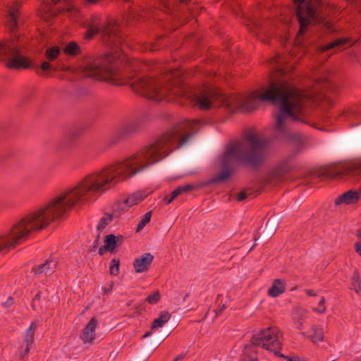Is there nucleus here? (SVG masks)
Segmentation results:
<instances>
[{
	"mask_svg": "<svg viewBox=\"0 0 361 361\" xmlns=\"http://www.w3.org/2000/svg\"><path fill=\"white\" fill-rule=\"evenodd\" d=\"M188 138L185 129L177 127L132 156L85 176L45 204L21 216L8 231L0 233V256L27 241L32 233L62 219L71 210L95 202L119 183L161 160Z\"/></svg>",
	"mask_w": 361,
	"mask_h": 361,
	"instance_id": "nucleus-1",
	"label": "nucleus"
},
{
	"mask_svg": "<svg viewBox=\"0 0 361 361\" xmlns=\"http://www.w3.org/2000/svg\"><path fill=\"white\" fill-rule=\"evenodd\" d=\"M276 98H279V102L276 127L281 130L286 123L300 120L302 116L300 97L297 91L291 89L279 90L270 87L264 90L254 92L250 95L240 97L202 93L196 97L195 104L202 109H208L213 101L231 111H250L255 109L260 102Z\"/></svg>",
	"mask_w": 361,
	"mask_h": 361,
	"instance_id": "nucleus-2",
	"label": "nucleus"
},
{
	"mask_svg": "<svg viewBox=\"0 0 361 361\" xmlns=\"http://www.w3.org/2000/svg\"><path fill=\"white\" fill-rule=\"evenodd\" d=\"M266 139L259 132H251L245 142L228 147L219 159L222 168L216 180L226 179L231 174L233 166L238 161L253 162L261 157L260 152L267 144Z\"/></svg>",
	"mask_w": 361,
	"mask_h": 361,
	"instance_id": "nucleus-3",
	"label": "nucleus"
},
{
	"mask_svg": "<svg viewBox=\"0 0 361 361\" xmlns=\"http://www.w3.org/2000/svg\"><path fill=\"white\" fill-rule=\"evenodd\" d=\"M296 16L300 24L298 37L302 35L305 29L317 22V7L319 0H293Z\"/></svg>",
	"mask_w": 361,
	"mask_h": 361,
	"instance_id": "nucleus-4",
	"label": "nucleus"
},
{
	"mask_svg": "<svg viewBox=\"0 0 361 361\" xmlns=\"http://www.w3.org/2000/svg\"><path fill=\"white\" fill-rule=\"evenodd\" d=\"M131 85L135 91L157 101L163 99L171 90V85L167 82L145 79H138Z\"/></svg>",
	"mask_w": 361,
	"mask_h": 361,
	"instance_id": "nucleus-5",
	"label": "nucleus"
},
{
	"mask_svg": "<svg viewBox=\"0 0 361 361\" xmlns=\"http://www.w3.org/2000/svg\"><path fill=\"white\" fill-rule=\"evenodd\" d=\"M0 61H4L11 69L27 68L30 61L19 53L18 48L13 42H0Z\"/></svg>",
	"mask_w": 361,
	"mask_h": 361,
	"instance_id": "nucleus-6",
	"label": "nucleus"
},
{
	"mask_svg": "<svg viewBox=\"0 0 361 361\" xmlns=\"http://www.w3.org/2000/svg\"><path fill=\"white\" fill-rule=\"evenodd\" d=\"M282 334L277 327H269L256 334L252 340L253 345L277 354L281 348Z\"/></svg>",
	"mask_w": 361,
	"mask_h": 361,
	"instance_id": "nucleus-7",
	"label": "nucleus"
},
{
	"mask_svg": "<svg viewBox=\"0 0 361 361\" xmlns=\"http://www.w3.org/2000/svg\"><path fill=\"white\" fill-rule=\"evenodd\" d=\"M85 76L94 77L101 80L115 82L117 75L110 68L102 65L99 61L89 62L82 68Z\"/></svg>",
	"mask_w": 361,
	"mask_h": 361,
	"instance_id": "nucleus-8",
	"label": "nucleus"
},
{
	"mask_svg": "<svg viewBox=\"0 0 361 361\" xmlns=\"http://www.w3.org/2000/svg\"><path fill=\"white\" fill-rule=\"evenodd\" d=\"M98 324L96 317H92L82 329L80 338L85 343L92 344L95 339V330Z\"/></svg>",
	"mask_w": 361,
	"mask_h": 361,
	"instance_id": "nucleus-9",
	"label": "nucleus"
},
{
	"mask_svg": "<svg viewBox=\"0 0 361 361\" xmlns=\"http://www.w3.org/2000/svg\"><path fill=\"white\" fill-rule=\"evenodd\" d=\"M360 194L355 190H348L347 192L338 196L334 203L337 206H346L356 204L360 200Z\"/></svg>",
	"mask_w": 361,
	"mask_h": 361,
	"instance_id": "nucleus-10",
	"label": "nucleus"
},
{
	"mask_svg": "<svg viewBox=\"0 0 361 361\" xmlns=\"http://www.w3.org/2000/svg\"><path fill=\"white\" fill-rule=\"evenodd\" d=\"M154 257L150 253H145L136 258L133 262L135 272L142 273L147 271L153 261Z\"/></svg>",
	"mask_w": 361,
	"mask_h": 361,
	"instance_id": "nucleus-11",
	"label": "nucleus"
},
{
	"mask_svg": "<svg viewBox=\"0 0 361 361\" xmlns=\"http://www.w3.org/2000/svg\"><path fill=\"white\" fill-rule=\"evenodd\" d=\"M59 264V259L56 257L49 259L45 263L37 267L34 269L36 274H44L49 275L56 269Z\"/></svg>",
	"mask_w": 361,
	"mask_h": 361,
	"instance_id": "nucleus-12",
	"label": "nucleus"
},
{
	"mask_svg": "<svg viewBox=\"0 0 361 361\" xmlns=\"http://www.w3.org/2000/svg\"><path fill=\"white\" fill-rule=\"evenodd\" d=\"M147 195L142 192H137L129 195L123 203L119 204V207L122 210H125L126 208L131 207L141 202Z\"/></svg>",
	"mask_w": 361,
	"mask_h": 361,
	"instance_id": "nucleus-13",
	"label": "nucleus"
},
{
	"mask_svg": "<svg viewBox=\"0 0 361 361\" xmlns=\"http://www.w3.org/2000/svg\"><path fill=\"white\" fill-rule=\"evenodd\" d=\"M36 329V324L32 322L30 324L29 328L26 330L24 335V343L25 347L24 349L20 350V355L21 357L27 354L30 350V346L33 342L34 333Z\"/></svg>",
	"mask_w": 361,
	"mask_h": 361,
	"instance_id": "nucleus-14",
	"label": "nucleus"
},
{
	"mask_svg": "<svg viewBox=\"0 0 361 361\" xmlns=\"http://www.w3.org/2000/svg\"><path fill=\"white\" fill-rule=\"evenodd\" d=\"M361 175V166L357 164H350L341 167L335 175L336 177H343L345 176H358Z\"/></svg>",
	"mask_w": 361,
	"mask_h": 361,
	"instance_id": "nucleus-15",
	"label": "nucleus"
},
{
	"mask_svg": "<svg viewBox=\"0 0 361 361\" xmlns=\"http://www.w3.org/2000/svg\"><path fill=\"white\" fill-rule=\"evenodd\" d=\"M286 290V282L281 279H275L268 289V294L276 298L283 294Z\"/></svg>",
	"mask_w": 361,
	"mask_h": 361,
	"instance_id": "nucleus-16",
	"label": "nucleus"
},
{
	"mask_svg": "<svg viewBox=\"0 0 361 361\" xmlns=\"http://www.w3.org/2000/svg\"><path fill=\"white\" fill-rule=\"evenodd\" d=\"M300 334L309 338L314 343L322 342L324 339L323 328L321 326H313L308 335L304 331H301Z\"/></svg>",
	"mask_w": 361,
	"mask_h": 361,
	"instance_id": "nucleus-17",
	"label": "nucleus"
},
{
	"mask_svg": "<svg viewBox=\"0 0 361 361\" xmlns=\"http://www.w3.org/2000/svg\"><path fill=\"white\" fill-rule=\"evenodd\" d=\"M116 238L114 235H107L104 239V245L99 250V253L103 255L105 251L112 252L116 247Z\"/></svg>",
	"mask_w": 361,
	"mask_h": 361,
	"instance_id": "nucleus-18",
	"label": "nucleus"
},
{
	"mask_svg": "<svg viewBox=\"0 0 361 361\" xmlns=\"http://www.w3.org/2000/svg\"><path fill=\"white\" fill-rule=\"evenodd\" d=\"M170 314L167 312H162L160 316L155 319L151 326L152 330H157V329L163 327L170 319Z\"/></svg>",
	"mask_w": 361,
	"mask_h": 361,
	"instance_id": "nucleus-19",
	"label": "nucleus"
},
{
	"mask_svg": "<svg viewBox=\"0 0 361 361\" xmlns=\"http://www.w3.org/2000/svg\"><path fill=\"white\" fill-rule=\"evenodd\" d=\"M18 9L16 6H12L8 8L7 23L10 28H14L17 25V13Z\"/></svg>",
	"mask_w": 361,
	"mask_h": 361,
	"instance_id": "nucleus-20",
	"label": "nucleus"
},
{
	"mask_svg": "<svg viewBox=\"0 0 361 361\" xmlns=\"http://www.w3.org/2000/svg\"><path fill=\"white\" fill-rule=\"evenodd\" d=\"M350 41V38H343V39H336V41H334V42H333L331 43H329L327 45L321 47L319 48V50L321 51H326V50H328L329 49L334 48L335 47L341 46V45L345 44L346 43H348Z\"/></svg>",
	"mask_w": 361,
	"mask_h": 361,
	"instance_id": "nucleus-21",
	"label": "nucleus"
},
{
	"mask_svg": "<svg viewBox=\"0 0 361 361\" xmlns=\"http://www.w3.org/2000/svg\"><path fill=\"white\" fill-rule=\"evenodd\" d=\"M80 51L78 45L75 42H70L64 48V52L68 55H75Z\"/></svg>",
	"mask_w": 361,
	"mask_h": 361,
	"instance_id": "nucleus-22",
	"label": "nucleus"
},
{
	"mask_svg": "<svg viewBox=\"0 0 361 361\" xmlns=\"http://www.w3.org/2000/svg\"><path fill=\"white\" fill-rule=\"evenodd\" d=\"M152 217V212H147L142 216L136 229V232L140 231L149 221Z\"/></svg>",
	"mask_w": 361,
	"mask_h": 361,
	"instance_id": "nucleus-23",
	"label": "nucleus"
},
{
	"mask_svg": "<svg viewBox=\"0 0 361 361\" xmlns=\"http://www.w3.org/2000/svg\"><path fill=\"white\" fill-rule=\"evenodd\" d=\"M60 49L57 47H53L46 51V56L49 60H54L59 54Z\"/></svg>",
	"mask_w": 361,
	"mask_h": 361,
	"instance_id": "nucleus-24",
	"label": "nucleus"
},
{
	"mask_svg": "<svg viewBox=\"0 0 361 361\" xmlns=\"http://www.w3.org/2000/svg\"><path fill=\"white\" fill-rule=\"evenodd\" d=\"M112 220V216L110 214H106L104 217H102L98 225H97V229L99 231L103 230Z\"/></svg>",
	"mask_w": 361,
	"mask_h": 361,
	"instance_id": "nucleus-25",
	"label": "nucleus"
},
{
	"mask_svg": "<svg viewBox=\"0 0 361 361\" xmlns=\"http://www.w3.org/2000/svg\"><path fill=\"white\" fill-rule=\"evenodd\" d=\"M110 274L113 276H117L119 273V261L116 259H113L111 262L109 267Z\"/></svg>",
	"mask_w": 361,
	"mask_h": 361,
	"instance_id": "nucleus-26",
	"label": "nucleus"
},
{
	"mask_svg": "<svg viewBox=\"0 0 361 361\" xmlns=\"http://www.w3.org/2000/svg\"><path fill=\"white\" fill-rule=\"evenodd\" d=\"M159 300H160V293L159 291L154 292L153 293L149 295L146 299L147 302H149V304H152V305L158 302Z\"/></svg>",
	"mask_w": 361,
	"mask_h": 361,
	"instance_id": "nucleus-27",
	"label": "nucleus"
},
{
	"mask_svg": "<svg viewBox=\"0 0 361 361\" xmlns=\"http://www.w3.org/2000/svg\"><path fill=\"white\" fill-rule=\"evenodd\" d=\"M352 288L356 293H360L361 291L360 281L359 277L356 275L353 277Z\"/></svg>",
	"mask_w": 361,
	"mask_h": 361,
	"instance_id": "nucleus-28",
	"label": "nucleus"
},
{
	"mask_svg": "<svg viewBox=\"0 0 361 361\" xmlns=\"http://www.w3.org/2000/svg\"><path fill=\"white\" fill-rule=\"evenodd\" d=\"M324 304H325V298L324 297H322L319 302L318 307L315 308L314 310L319 314L324 313L326 312V307H325Z\"/></svg>",
	"mask_w": 361,
	"mask_h": 361,
	"instance_id": "nucleus-29",
	"label": "nucleus"
},
{
	"mask_svg": "<svg viewBox=\"0 0 361 361\" xmlns=\"http://www.w3.org/2000/svg\"><path fill=\"white\" fill-rule=\"evenodd\" d=\"M98 31L97 25L92 24L89 25L87 29V37L90 38Z\"/></svg>",
	"mask_w": 361,
	"mask_h": 361,
	"instance_id": "nucleus-30",
	"label": "nucleus"
},
{
	"mask_svg": "<svg viewBox=\"0 0 361 361\" xmlns=\"http://www.w3.org/2000/svg\"><path fill=\"white\" fill-rule=\"evenodd\" d=\"M182 192L179 188H176L175 190H173L171 193V197L169 198L166 197L165 200L168 204L171 203L177 196L180 195Z\"/></svg>",
	"mask_w": 361,
	"mask_h": 361,
	"instance_id": "nucleus-31",
	"label": "nucleus"
},
{
	"mask_svg": "<svg viewBox=\"0 0 361 361\" xmlns=\"http://www.w3.org/2000/svg\"><path fill=\"white\" fill-rule=\"evenodd\" d=\"M357 236L359 239V240L355 243V247L356 252L361 255V231H359L357 232Z\"/></svg>",
	"mask_w": 361,
	"mask_h": 361,
	"instance_id": "nucleus-32",
	"label": "nucleus"
},
{
	"mask_svg": "<svg viewBox=\"0 0 361 361\" xmlns=\"http://www.w3.org/2000/svg\"><path fill=\"white\" fill-rule=\"evenodd\" d=\"M181 191V192H186L188 190H192V189H195V186L194 185H191V184H187V185H183V186H180L178 187Z\"/></svg>",
	"mask_w": 361,
	"mask_h": 361,
	"instance_id": "nucleus-33",
	"label": "nucleus"
},
{
	"mask_svg": "<svg viewBox=\"0 0 361 361\" xmlns=\"http://www.w3.org/2000/svg\"><path fill=\"white\" fill-rule=\"evenodd\" d=\"M288 137H289L290 140H295V141L299 140L300 138V135L299 134L292 133H288Z\"/></svg>",
	"mask_w": 361,
	"mask_h": 361,
	"instance_id": "nucleus-34",
	"label": "nucleus"
},
{
	"mask_svg": "<svg viewBox=\"0 0 361 361\" xmlns=\"http://www.w3.org/2000/svg\"><path fill=\"white\" fill-rule=\"evenodd\" d=\"M294 321L298 326V329L301 330L302 329V322H301L300 317L299 315H295L294 317Z\"/></svg>",
	"mask_w": 361,
	"mask_h": 361,
	"instance_id": "nucleus-35",
	"label": "nucleus"
},
{
	"mask_svg": "<svg viewBox=\"0 0 361 361\" xmlns=\"http://www.w3.org/2000/svg\"><path fill=\"white\" fill-rule=\"evenodd\" d=\"M113 286H114V283H111V284L108 287L104 288H103L104 294L107 295V294L110 293L113 289Z\"/></svg>",
	"mask_w": 361,
	"mask_h": 361,
	"instance_id": "nucleus-36",
	"label": "nucleus"
},
{
	"mask_svg": "<svg viewBox=\"0 0 361 361\" xmlns=\"http://www.w3.org/2000/svg\"><path fill=\"white\" fill-rule=\"evenodd\" d=\"M2 304L6 307H10L13 304V299H12V298L9 297L8 298V300L6 302H2Z\"/></svg>",
	"mask_w": 361,
	"mask_h": 361,
	"instance_id": "nucleus-37",
	"label": "nucleus"
},
{
	"mask_svg": "<svg viewBox=\"0 0 361 361\" xmlns=\"http://www.w3.org/2000/svg\"><path fill=\"white\" fill-rule=\"evenodd\" d=\"M41 68L43 71H47L50 68V64L49 63L47 62V61H44L42 63L41 65Z\"/></svg>",
	"mask_w": 361,
	"mask_h": 361,
	"instance_id": "nucleus-38",
	"label": "nucleus"
},
{
	"mask_svg": "<svg viewBox=\"0 0 361 361\" xmlns=\"http://www.w3.org/2000/svg\"><path fill=\"white\" fill-rule=\"evenodd\" d=\"M287 361H307L302 358L295 357H287Z\"/></svg>",
	"mask_w": 361,
	"mask_h": 361,
	"instance_id": "nucleus-39",
	"label": "nucleus"
},
{
	"mask_svg": "<svg viewBox=\"0 0 361 361\" xmlns=\"http://www.w3.org/2000/svg\"><path fill=\"white\" fill-rule=\"evenodd\" d=\"M246 197V193L245 192H241L238 195V200L239 201L243 200Z\"/></svg>",
	"mask_w": 361,
	"mask_h": 361,
	"instance_id": "nucleus-40",
	"label": "nucleus"
},
{
	"mask_svg": "<svg viewBox=\"0 0 361 361\" xmlns=\"http://www.w3.org/2000/svg\"><path fill=\"white\" fill-rule=\"evenodd\" d=\"M306 293L308 295H311V296H314L315 295L314 293L313 292V290H306Z\"/></svg>",
	"mask_w": 361,
	"mask_h": 361,
	"instance_id": "nucleus-41",
	"label": "nucleus"
},
{
	"mask_svg": "<svg viewBox=\"0 0 361 361\" xmlns=\"http://www.w3.org/2000/svg\"><path fill=\"white\" fill-rule=\"evenodd\" d=\"M151 335H152V331H147V333H145V334L143 335L142 338H145Z\"/></svg>",
	"mask_w": 361,
	"mask_h": 361,
	"instance_id": "nucleus-42",
	"label": "nucleus"
},
{
	"mask_svg": "<svg viewBox=\"0 0 361 361\" xmlns=\"http://www.w3.org/2000/svg\"><path fill=\"white\" fill-rule=\"evenodd\" d=\"M184 357H185V355L182 354L180 355H179L178 357V360H180V359H183Z\"/></svg>",
	"mask_w": 361,
	"mask_h": 361,
	"instance_id": "nucleus-43",
	"label": "nucleus"
},
{
	"mask_svg": "<svg viewBox=\"0 0 361 361\" xmlns=\"http://www.w3.org/2000/svg\"><path fill=\"white\" fill-rule=\"evenodd\" d=\"M326 27L327 29H329V25L328 23L326 24Z\"/></svg>",
	"mask_w": 361,
	"mask_h": 361,
	"instance_id": "nucleus-44",
	"label": "nucleus"
},
{
	"mask_svg": "<svg viewBox=\"0 0 361 361\" xmlns=\"http://www.w3.org/2000/svg\"><path fill=\"white\" fill-rule=\"evenodd\" d=\"M59 0H53L54 3H57Z\"/></svg>",
	"mask_w": 361,
	"mask_h": 361,
	"instance_id": "nucleus-45",
	"label": "nucleus"
},
{
	"mask_svg": "<svg viewBox=\"0 0 361 361\" xmlns=\"http://www.w3.org/2000/svg\"><path fill=\"white\" fill-rule=\"evenodd\" d=\"M188 294H186L185 298H184V300H185V298H188Z\"/></svg>",
	"mask_w": 361,
	"mask_h": 361,
	"instance_id": "nucleus-46",
	"label": "nucleus"
},
{
	"mask_svg": "<svg viewBox=\"0 0 361 361\" xmlns=\"http://www.w3.org/2000/svg\"><path fill=\"white\" fill-rule=\"evenodd\" d=\"M178 357H176L173 361H178Z\"/></svg>",
	"mask_w": 361,
	"mask_h": 361,
	"instance_id": "nucleus-47",
	"label": "nucleus"
},
{
	"mask_svg": "<svg viewBox=\"0 0 361 361\" xmlns=\"http://www.w3.org/2000/svg\"><path fill=\"white\" fill-rule=\"evenodd\" d=\"M181 1H186L187 0H180Z\"/></svg>",
	"mask_w": 361,
	"mask_h": 361,
	"instance_id": "nucleus-48",
	"label": "nucleus"
}]
</instances>
